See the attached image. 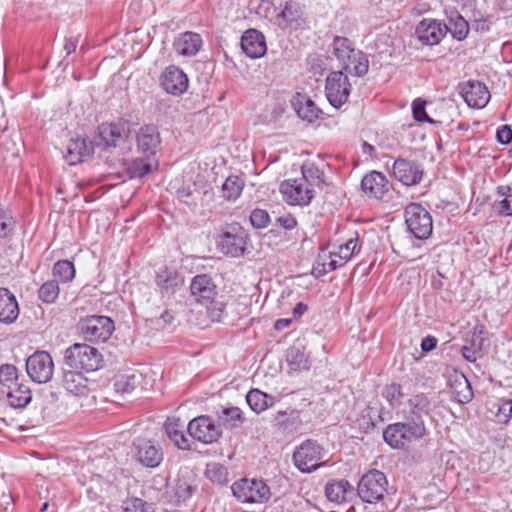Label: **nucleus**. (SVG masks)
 I'll return each instance as SVG.
<instances>
[{"mask_svg":"<svg viewBox=\"0 0 512 512\" xmlns=\"http://www.w3.org/2000/svg\"><path fill=\"white\" fill-rule=\"evenodd\" d=\"M432 403L428 395L417 393L406 403V421L390 424L383 431L384 441L394 449H403L410 443L422 439L427 429L422 419L430 414Z\"/></svg>","mask_w":512,"mask_h":512,"instance_id":"1","label":"nucleus"},{"mask_svg":"<svg viewBox=\"0 0 512 512\" xmlns=\"http://www.w3.org/2000/svg\"><path fill=\"white\" fill-rule=\"evenodd\" d=\"M98 349L84 343H75L65 350L64 362L71 369L94 372L102 366Z\"/></svg>","mask_w":512,"mask_h":512,"instance_id":"2","label":"nucleus"},{"mask_svg":"<svg viewBox=\"0 0 512 512\" xmlns=\"http://www.w3.org/2000/svg\"><path fill=\"white\" fill-rule=\"evenodd\" d=\"M388 480L386 475L376 469L365 473L357 486V495L363 502L375 504L383 500L387 493Z\"/></svg>","mask_w":512,"mask_h":512,"instance_id":"3","label":"nucleus"},{"mask_svg":"<svg viewBox=\"0 0 512 512\" xmlns=\"http://www.w3.org/2000/svg\"><path fill=\"white\" fill-rule=\"evenodd\" d=\"M405 224L411 235L416 239H428L433 230L430 213L418 203H410L404 211Z\"/></svg>","mask_w":512,"mask_h":512,"instance_id":"4","label":"nucleus"},{"mask_svg":"<svg viewBox=\"0 0 512 512\" xmlns=\"http://www.w3.org/2000/svg\"><path fill=\"white\" fill-rule=\"evenodd\" d=\"M79 328L84 339L90 342H105L115 329L114 322L109 317L99 315L81 320Z\"/></svg>","mask_w":512,"mask_h":512,"instance_id":"5","label":"nucleus"},{"mask_svg":"<svg viewBox=\"0 0 512 512\" xmlns=\"http://www.w3.org/2000/svg\"><path fill=\"white\" fill-rule=\"evenodd\" d=\"M231 489L242 502L262 503L270 498V488L261 480L244 478L233 483Z\"/></svg>","mask_w":512,"mask_h":512,"instance_id":"6","label":"nucleus"},{"mask_svg":"<svg viewBox=\"0 0 512 512\" xmlns=\"http://www.w3.org/2000/svg\"><path fill=\"white\" fill-rule=\"evenodd\" d=\"M351 89L352 86L349 82L348 76L341 70L329 73L326 78V98L335 108H340L348 101Z\"/></svg>","mask_w":512,"mask_h":512,"instance_id":"7","label":"nucleus"},{"mask_svg":"<svg viewBox=\"0 0 512 512\" xmlns=\"http://www.w3.org/2000/svg\"><path fill=\"white\" fill-rule=\"evenodd\" d=\"M247 238L248 234L241 226L229 225L219 235L217 246L225 255L239 257L246 250Z\"/></svg>","mask_w":512,"mask_h":512,"instance_id":"8","label":"nucleus"},{"mask_svg":"<svg viewBox=\"0 0 512 512\" xmlns=\"http://www.w3.org/2000/svg\"><path fill=\"white\" fill-rule=\"evenodd\" d=\"M322 447L313 440H306L293 453L294 465L304 473L317 470L322 464Z\"/></svg>","mask_w":512,"mask_h":512,"instance_id":"9","label":"nucleus"},{"mask_svg":"<svg viewBox=\"0 0 512 512\" xmlns=\"http://www.w3.org/2000/svg\"><path fill=\"white\" fill-rule=\"evenodd\" d=\"M26 371L32 381L42 384L52 379L54 362L46 351H36L26 360Z\"/></svg>","mask_w":512,"mask_h":512,"instance_id":"10","label":"nucleus"},{"mask_svg":"<svg viewBox=\"0 0 512 512\" xmlns=\"http://www.w3.org/2000/svg\"><path fill=\"white\" fill-rule=\"evenodd\" d=\"M189 435L203 443L211 444L216 442L222 435L219 425H216L211 417L206 415L192 419L187 425Z\"/></svg>","mask_w":512,"mask_h":512,"instance_id":"11","label":"nucleus"},{"mask_svg":"<svg viewBox=\"0 0 512 512\" xmlns=\"http://www.w3.org/2000/svg\"><path fill=\"white\" fill-rule=\"evenodd\" d=\"M280 192L291 205H308L314 197V189L301 178L283 181L280 184Z\"/></svg>","mask_w":512,"mask_h":512,"instance_id":"12","label":"nucleus"},{"mask_svg":"<svg viewBox=\"0 0 512 512\" xmlns=\"http://www.w3.org/2000/svg\"><path fill=\"white\" fill-rule=\"evenodd\" d=\"M133 455L138 463L147 468H156L163 460L160 447L151 440L136 439L133 443Z\"/></svg>","mask_w":512,"mask_h":512,"instance_id":"13","label":"nucleus"},{"mask_svg":"<svg viewBox=\"0 0 512 512\" xmlns=\"http://www.w3.org/2000/svg\"><path fill=\"white\" fill-rule=\"evenodd\" d=\"M160 84L168 94L180 96L188 89L189 80L180 68L171 65L162 72Z\"/></svg>","mask_w":512,"mask_h":512,"instance_id":"14","label":"nucleus"},{"mask_svg":"<svg viewBox=\"0 0 512 512\" xmlns=\"http://www.w3.org/2000/svg\"><path fill=\"white\" fill-rule=\"evenodd\" d=\"M416 36L420 42L425 45H437L447 33L445 24L435 19H423L419 22L415 30Z\"/></svg>","mask_w":512,"mask_h":512,"instance_id":"15","label":"nucleus"},{"mask_svg":"<svg viewBox=\"0 0 512 512\" xmlns=\"http://www.w3.org/2000/svg\"><path fill=\"white\" fill-rule=\"evenodd\" d=\"M393 174L404 185L412 186L421 181L423 171L415 162L399 158L393 164Z\"/></svg>","mask_w":512,"mask_h":512,"instance_id":"16","label":"nucleus"},{"mask_svg":"<svg viewBox=\"0 0 512 512\" xmlns=\"http://www.w3.org/2000/svg\"><path fill=\"white\" fill-rule=\"evenodd\" d=\"M190 291L195 301L203 304L217 296V286L207 274L194 276L190 283Z\"/></svg>","mask_w":512,"mask_h":512,"instance_id":"17","label":"nucleus"},{"mask_svg":"<svg viewBox=\"0 0 512 512\" xmlns=\"http://www.w3.org/2000/svg\"><path fill=\"white\" fill-rule=\"evenodd\" d=\"M276 21L281 29H297L304 22L303 10L299 2L288 0L276 16Z\"/></svg>","mask_w":512,"mask_h":512,"instance_id":"18","label":"nucleus"},{"mask_svg":"<svg viewBox=\"0 0 512 512\" xmlns=\"http://www.w3.org/2000/svg\"><path fill=\"white\" fill-rule=\"evenodd\" d=\"M302 424L301 411L295 409L278 411L273 419V427L283 435L294 434Z\"/></svg>","mask_w":512,"mask_h":512,"instance_id":"19","label":"nucleus"},{"mask_svg":"<svg viewBox=\"0 0 512 512\" xmlns=\"http://www.w3.org/2000/svg\"><path fill=\"white\" fill-rule=\"evenodd\" d=\"M137 150L143 155L154 157L160 145V134L153 125H145L136 135Z\"/></svg>","mask_w":512,"mask_h":512,"instance_id":"20","label":"nucleus"},{"mask_svg":"<svg viewBox=\"0 0 512 512\" xmlns=\"http://www.w3.org/2000/svg\"><path fill=\"white\" fill-rule=\"evenodd\" d=\"M462 96L468 106L484 108L490 100V92L481 82L469 81L462 89Z\"/></svg>","mask_w":512,"mask_h":512,"instance_id":"21","label":"nucleus"},{"mask_svg":"<svg viewBox=\"0 0 512 512\" xmlns=\"http://www.w3.org/2000/svg\"><path fill=\"white\" fill-rule=\"evenodd\" d=\"M241 48L252 59L262 57L267 50L263 34L256 29H249L244 32L241 37Z\"/></svg>","mask_w":512,"mask_h":512,"instance_id":"22","label":"nucleus"},{"mask_svg":"<svg viewBox=\"0 0 512 512\" xmlns=\"http://www.w3.org/2000/svg\"><path fill=\"white\" fill-rule=\"evenodd\" d=\"M361 190L369 198L381 199L388 191V180L381 172L372 171L363 177Z\"/></svg>","mask_w":512,"mask_h":512,"instance_id":"23","label":"nucleus"},{"mask_svg":"<svg viewBox=\"0 0 512 512\" xmlns=\"http://www.w3.org/2000/svg\"><path fill=\"white\" fill-rule=\"evenodd\" d=\"M325 495L329 501L341 504L354 497L355 489L346 479H334L326 484Z\"/></svg>","mask_w":512,"mask_h":512,"instance_id":"24","label":"nucleus"},{"mask_svg":"<svg viewBox=\"0 0 512 512\" xmlns=\"http://www.w3.org/2000/svg\"><path fill=\"white\" fill-rule=\"evenodd\" d=\"M203 44L200 34L195 32H184L175 38L173 48L178 55L184 57L195 56Z\"/></svg>","mask_w":512,"mask_h":512,"instance_id":"25","label":"nucleus"},{"mask_svg":"<svg viewBox=\"0 0 512 512\" xmlns=\"http://www.w3.org/2000/svg\"><path fill=\"white\" fill-rule=\"evenodd\" d=\"M93 146L84 138H72L66 147L65 159L69 165H76L93 153Z\"/></svg>","mask_w":512,"mask_h":512,"instance_id":"26","label":"nucleus"},{"mask_svg":"<svg viewBox=\"0 0 512 512\" xmlns=\"http://www.w3.org/2000/svg\"><path fill=\"white\" fill-rule=\"evenodd\" d=\"M19 316V305L15 295L7 288L0 287V322L14 323Z\"/></svg>","mask_w":512,"mask_h":512,"instance_id":"27","label":"nucleus"},{"mask_svg":"<svg viewBox=\"0 0 512 512\" xmlns=\"http://www.w3.org/2000/svg\"><path fill=\"white\" fill-rule=\"evenodd\" d=\"M155 281L161 292L165 294H174L176 288L183 284V279L178 271L165 266L156 272Z\"/></svg>","mask_w":512,"mask_h":512,"instance_id":"28","label":"nucleus"},{"mask_svg":"<svg viewBox=\"0 0 512 512\" xmlns=\"http://www.w3.org/2000/svg\"><path fill=\"white\" fill-rule=\"evenodd\" d=\"M293 107L297 115L309 123L317 120L322 111L307 95L297 93L293 101Z\"/></svg>","mask_w":512,"mask_h":512,"instance_id":"29","label":"nucleus"},{"mask_svg":"<svg viewBox=\"0 0 512 512\" xmlns=\"http://www.w3.org/2000/svg\"><path fill=\"white\" fill-rule=\"evenodd\" d=\"M184 425L179 418L169 417L165 422V431L169 439L182 450L190 449V440L184 434Z\"/></svg>","mask_w":512,"mask_h":512,"instance_id":"30","label":"nucleus"},{"mask_svg":"<svg viewBox=\"0 0 512 512\" xmlns=\"http://www.w3.org/2000/svg\"><path fill=\"white\" fill-rule=\"evenodd\" d=\"M87 379L80 370H70L63 374V385L65 389L76 396L86 395L88 393Z\"/></svg>","mask_w":512,"mask_h":512,"instance_id":"31","label":"nucleus"},{"mask_svg":"<svg viewBox=\"0 0 512 512\" xmlns=\"http://www.w3.org/2000/svg\"><path fill=\"white\" fill-rule=\"evenodd\" d=\"M217 418L219 426H223L226 429H234L240 427L245 418L240 408L236 406L221 407L217 411Z\"/></svg>","mask_w":512,"mask_h":512,"instance_id":"32","label":"nucleus"},{"mask_svg":"<svg viewBox=\"0 0 512 512\" xmlns=\"http://www.w3.org/2000/svg\"><path fill=\"white\" fill-rule=\"evenodd\" d=\"M6 396L11 407L20 409L26 407L32 399L31 390L21 383H14L8 388Z\"/></svg>","mask_w":512,"mask_h":512,"instance_id":"33","label":"nucleus"},{"mask_svg":"<svg viewBox=\"0 0 512 512\" xmlns=\"http://www.w3.org/2000/svg\"><path fill=\"white\" fill-rule=\"evenodd\" d=\"M156 167L157 161L155 157L143 155V157L133 159L127 164V172L130 178H142Z\"/></svg>","mask_w":512,"mask_h":512,"instance_id":"34","label":"nucleus"},{"mask_svg":"<svg viewBox=\"0 0 512 512\" xmlns=\"http://www.w3.org/2000/svg\"><path fill=\"white\" fill-rule=\"evenodd\" d=\"M342 66L346 72L357 77H362L368 72L369 60L365 53L356 49L354 53L350 55V59L342 63Z\"/></svg>","mask_w":512,"mask_h":512,"instance_id":"35","label":"nucleus"},{"mask_svg":"<svg viewBox=\"0 0 512 512\" xmlns=\"http://www.w3.org/2000/svg\"><path fill=\"white\" fill-rule=\"evenodd\" d=\"M445 26L447 32H450L453 38L459 41L465 39L469 32L468 22L457 11L450 12L448 24Z\"/></svg>","mask_w":512,"mask_h":512,"instance_id":"36","label":"nucleus"},{"mask_svg":"<svg viewBox=\"0 0 512 512\" xmlns=\"http://www.w3.org/2000/svg\"><path fill=\"white\" fill-rule=\"evenodd\" d=\"M246 401L254 412L261 413L274 404V397L258 389H252L248 392Z\"/></svg>","mask_w":512,"mask_h":512,"instance_id":"37","label":"nucleus"},{"mask_svg":"<svg viewBox=\"0 0 512 512\" xmlns=\"http://www.w3.org/2000/svg\"><path fill=\"white\" fill-rule=\"evenodd\" d=\"M99 138L106 147H115L124 138V131L116 124H103L99 127Z\"/></svg>","mask_w":512,"mask_h":512,"instance_id":"38","label":"nucleus"},{"mask_svg":"<svg viewBox=\"0 0 512 512\" xmlns=\"http://www.w3.org/2000/svg\"><path fill=\"white\" fill-rule=\"evenodd\" d=\"M286 361L292 371L309 369L308 356L300 346H292L287 350Z\"/></svg>","mask_w":512,"mask_h":512,"instance_id":"39","label":"nucleus"},{"mask_svg":"<svg viewBox=\"0 0 512 512\" xmlns=\"http://www.w3.org/2000/svg\"><path fill=\"white\" fill-rule=\"evenodd\" d=\"M332 46L334 55L341 64L347 62L356 50L353 42L346 37L336 36Z\"/></svg>","mask_w":512,"mask_h":512,"instance_id":"40","label":"nucleus"},{"mask_svg":"<svg viewBox=\"0 0 512 512\" xmlns=\"http://www.w3.org/2000/svg\"><path fill=\"white\" fill-rule=\"evenodd\" d=\"M141 374L132 372L120 375L115 383V391L119 394H129L140 384Z\"/></svg>","mask_w":512,"mask_h":512,"instance_id":"41","label":"nucleus"},{"mask_svg":"<svg viewBox=\"0 0 512 512\" xmlns=\"http://www.w3.org/2000/svg\"><path fill=\"white\" fill-rule=\"evenodd\" d=\"M323 172L313 163H304L301 167V179L313 188L320 186L324 182Z\"/></svg>","mask_w":512,"mask_h":512,"instance_id":"42","label":"nucleus"},{"mask_svg":"<svg viewBox=\"0 0 512 512\" xmlns=\"http://www.w3.org/2000/svg\"><path fill=\"white\" fill-rule=\"evenodd\" d=\"M244 187V181L236 175L229 176L222 185L223 197L227 200H236Z\"/></svg>","mask_w":512,"mask_h":512,"instance_id":"43","label":"nucleus"},{"mask_svg":"<svg viewBox=\"0 0 512 512\" xmlns=\"http://www.w3.org/2000/svg\"><path fill=\"white\" fill-rule=\"evenodd\" d=\"M59 285L57 280H48L38 289L39 299L47 304L54 303L59 296Z\"/></svg>","mask_w":512,"mask_h":512,"instance_id":"44","label":"nucleus"},{"mask_svg":"<svg viewBox=\"0 0 512 512\" xmlns=\"http://www.w3.org/2000/svg\"><path fill=\"white\" fill-rule=\"evenodd\" d=\"M53 276L61 282H69L75 277V267L71 261L60 260L54 264Z\"/></svg>","mask_w":512,"mask_h":512,"instance_id":"45","label":"nucleus"},{"mask_svg":"<svg viewBox=\"0 0 512 512\" xmlns=\"http://www.w3.org/2000/svg\"><path fill=\"white\" fill-rule=\"evenodd\" d=\"M497 194L503 197L498 203L497 211L501 215H512V192L511 188L507 185L497 187Z\"/></svg>","mask_w":512,"mask_h":512,"instance_id":"46","label":"nucleus"},{"mask_svg":"<svg viewBox=\"0 0 512 512\" xmlns=\"http://www.w3.org/2000/svg\"><path fill=\"white\" fill-rule=\"evenodd\" d=\"M196 184L187 185L177 190L178 198L184 203L192 206L196 205L198 200L201 199L202 193L195 188Z\"/></svg>","mask_w":512,"mask_h":512,"instance_id":"47","label":"nucleus"},{"mask_svg":"<svg viewBox=\"0 0 512 512\" xmlns=\"http://www.w3.org/2000/svg\"><path fill=\"white\" fill-rule=\"evenodd\" d=\"M336 257L337 256L333 255V252H329V261L318 262L313 268V274L316 277H321L331 271H334L338 267L343 266L344 263H342L341 260L336 261Z\"/></svg>","mask_w":512,"mask_h":512,"instance_id":"48","label":"nucleus"},{"mask_svg":"<svg viewBox=\"0 0 512 512\" xmlns=\"http://www.w3.org/2000/svg\"><path fill=\"white\" fill-rule=\"evenodd\" d=\"M0 383L8 388L18 383V370L12 364H3L0 366Z\"/></svg>","mask_w":512,"mask_h":512,"instance_id":"49","label":"nucleus"},{"mask_svg":"<svg viewBox=\"0 0 512 512\" xmlns=\"http://www.w3.org/2000/svg\"><path fill=\"white\" fill-rule=\"evenodd\" d=\"M196 487L187 479L179 478L176 481L174 491L178 501H186L195 492Z\"/></svg>","mask_w":512,"mask_h":512,"instance_id":"50","label":"nucleus"},{"mask_svg":"<svg viewBox=\"0 0 512 512\" xmlns=\"http://www.w3.org/2000/svg\"><path fill=\"white\" fill-rule=\"evenodd\" d=\"M382 395L390 403L391 406H395L401 402L404 393L402 392L401 386L399 384L391 383L384 387Z\"/></svg>","mask_w":512,"mask_h":512,"instance_id":"51","label":"nucleus"},{"mask_svg":"<svg viewBox=\"0 0 512 512\" xmlns=\"http://www.w3.org/2000/svg\"><path fill=\"white\" fill-rule=\"evenodd\" d=\"M227 469L219 463H211L207 465V477L216 483L222 484L227 480Z\"/></svg>","mask_w":512,"mask_h":512,"instance_id":"52","label":"nucleus"},{"mask_svg":"<svg viewBox=\"0 0 512 512\" xmlns=\"http://www.w3.org/2000/svg\"><path fill=\"white\" fill-rule=\"evenodd\" d=\"M426 102L421 98H417L412 103L413 118L417 122L434 123V121L427 115L425 110Z\"/></svg>","mask_w":512,"mask_h":512,"instance_id":"53","label":"nucleus"},{"mask_svg":"<svg viewBox=\"0 0 512 512\" xmlns=\"http://www.w3.org/2000/svg\"><path fill=\"white\" fill-rule=\"evenodd\" d=\"M356 246L357 240L349 239L345 244L340 245L338 250L333 252V255L337 256L345 264L352 257Z\"/></svg>","mask_w":512,"mask_h":512,"instance_id":"54","label":"nucleus"},{"mask_svg":"<svg viewBox=\"0 0 512 512\" xmlns=\"http://www.w3.org/2000/svg\"><path fill=\"white\" fill-rule=\"evenodd\" d=\"M270 221L269 214L263 209H254L250 214V222L257 229L265 228Z\"/></svg>","mask_w":512,"mask_h":512,"instance_id":"55","label":"nucleus"},{"mask_svg":"<svg viewBox=\"0 0 512 512\" xmlns=\"http://www.w3.org/2000/svg\"><path fill=\"white\" fill-rule=\"evenodd\" d=\"M204 303L208 304L207 310L209 317L213 321H219L225 311V304L222 301L215 300V298Z\"/></svg>","mask_w":512,"mask_h":512,"instance_id":"56","label":"nucleus"},{"mask_svg":"<svg viewBox=\"0 0 512 512\" xmlns=\"http://www.w3.org/2000/svg\"><path fill=\"white\" fill-rule=\"evenodd\" d=\"M484 328L482 326L475 327L472 333L471 339L469 340L470 346L480 353L485 347L486 339L483 336Z\"/></svg>","mask_w":512,"mask_h":512,"instance_id":"57","label":"nucleus"},{"mask_svg":"<svg viewBox=\"0 0 512 512\" xmlns=\"http://www.w3.org/2000/svg\"><path fill=\"white\" fill-rule=\"evenodd\" d=\"M13 230V221L11 216L0 207V238H4L9 235Z\"/></svg>","mask_w":512,"mask_h":512,"instance_id":"58","label":"nucleus"},{"mask_svg":"<svg viewBox=\"0 0 512 512\" xmlns=\"http://www.w3.org/2000/svg\"><path fill=\"white\" fill-rule=\"evenodd\" d=\"M512 415V400H502L498 406L496 416L499 422L507 423Z\"/></svg>","mask_w":512,"mask_h":512,"instance_id":"59","label":"nucleus"},{"mask_svg":"<svg viewBox=\"0 0 512 512\" xmlns=\"http://www.w3.org/2000/svg\"><path fill=\"white\" fill-rule=\"evenodd\" d=\"M146 503L140 498H133L125 502L124 512H146Z\"/></svg>","mask_w":512,"mask_h":512,"instance_id":"60","label":"nucleus"},{"mask_svg":"<svg viewBox=\"0 0 512 512\" xmlns=\"http://www.w3.org/2000/svg\"><path fill=\"white\" fill-rule=\"evenodd\" d=\"M461 378H462V381L459 382V385L463 384L465 388H464L463 391H460V392H457V393L459 395V401L462 402V403H467V402H469L472 399L473 392H472L470 383L466 379V377L464 375H462Z\"/></svg>","mask_w":512,"mask_h":512,"instance_id":"61","label":"nucleus"},{"mask_svg":"<svg viewBox=\"0 0 512 512\" xmlns=\"http://www.w3.org/2000/svg\"><path fill=\"white\" fill-rule=\"evenodd\" d=\"M497 141L501 144H508L512 141V130L509 126H501L496 133Z\"/></svg>","mask_w":512,"mask_h":512,"instance_id":"62","label":"nucleus"},{"mask_svg":"<svg viewBox=\"0 0 512 512\" xmlns=\"http://www.w3.org/2000/svg\"><path fill=\"white\" fill-rule=\"evenodd\" d=\"M276 221L285 230H291L297 225L296 219L290 214L279 216Z\"/></svg>","mask_w":512,"mask_h":512,"instance_id":"63","label":"nucleus"},{"mask_svg":"<svg viewBox=\"0 0 512 512\" xmlns=\"http://www.w3.org/2000/svg\"><path fill=\"white\" fill-rule=\"evenodd\" d=\"M437 338L434 336H426L421 341V349L423 352H430L437 346Z\"/></svg>","mask_w":512,"mask_h":512,"instance_id":"64","label":"nucleus"}]
</instances>
